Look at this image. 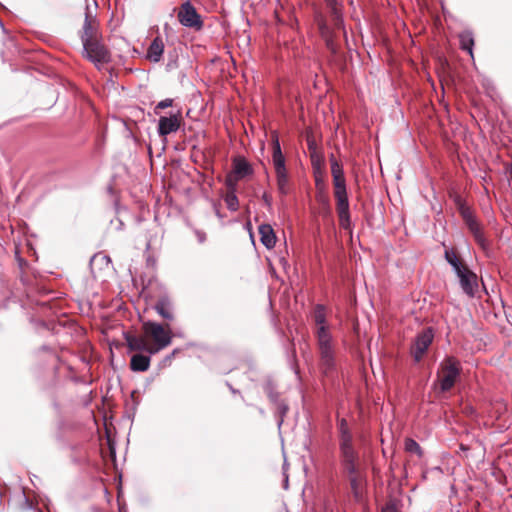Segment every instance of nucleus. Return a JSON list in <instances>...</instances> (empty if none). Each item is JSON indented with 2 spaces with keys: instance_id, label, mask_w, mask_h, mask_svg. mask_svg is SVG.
<instances>
[{
  "instance_id": "nucleus-28",
  "label": "nucleus",
  "mask_w": 512,
  "mask_h": 512,
  "mask_svg": "<svg viewBox=\"0 0 512 512\" xmlns=\"http://www.w3.org/2000/svg\"><path fill=\"white\" fill-rule=\"evenodd\" d=\"M471 234L473 235L475 241L478 245H480L482 248H486L487 246V240L484 236V233L482 231L481 225L479 222L475 224V226H471L468 228Z\"/></svg>"
},
{
  "instance_id": "nucleus-1",
  "label": "nucleus",
  "mask_w": 512,
  "mask_h": 512,
  "mask_svg": "<svg viewBox=\"0 0 512 512\" xmlns=\"http://www.w3.org/2000/svg\"><path fill=\"white\" fill-rule=\"evenodd\" d=\"M272 140V164L275 170L276 183L278 191L281 195H287L289 192V177L286 169L285 157L281 150L278 134L274 132Z\"/></svg>"
},
{
  "instance_id": "nucleus-37",
  "label": "nucleus",
  "mask_w": 512,
  "mask_h": 512,
  "mask_svg": "<svg viewBox=\"0 0 512 512\" xmlns=\"http://www.w3.org/2000/svg\"><path fill=\"white\" fill-rule=\"evenodd\" d=\"M194 233L200 244H203L206 241V233L204 231L196 229Z\"/></svg>"
},
{
  "instance_id": "nucleus-36",
  "label": "nucleus",
  "mask_w": 512,
  "mask_h": 512,
  "mask_svg": "<svg viewBox=\"0 0 512 512\" xmlns=\"http://www.w3.org/2000/svg\"><path fill=\"white\" fill-rule=\"evenodd\" d=\"M211 203H212V207H213V211H214L215 215L217 216V218L222 220L224 218V215L220 211V203L216 202L214 200H212Z\"/></svg>"
},
{
  "instance_id": "nucleus-39",
  "label": "nucleus",
  "mask_w": 512,
  "mask_h": 512,
  "mask_svg": "<svg viewBox=\"0 0 512 512\" xmlns=\"http://www.w3.org/2000/svg\"><path fill=\"white\" fill-rule=\"evenodd\" d=\"M115 222H116L115 228L117 230H122L123 226H124V223L119 218H116Z\"/></svg>"
},
{
  "instance_id": "nucleus-41",
  "label": "nucleus",
  "mask_w": 512,
  "mask_h": 512,
  "mask_svg": "<svg viewBox=\"0 0 512 512\" xmlns=\"http://www.w3.org/2000/svg\"><path fill=\"white\" fill-rule=\"evenodd\" d=\"M320 185L324 186V182L320 178H316V186L319 187Z\"/></svg>"
},
{
  "instance_id": "nucleus-45",
  "label": "nucleus",
  "mask_w": 512,
  "mask_h": 512,
  "mask_svg": "<svg viewBox=\"0 0 512 512\" xmlns=\"http://www.w3.org/2000/svg\"><path fill=\"white\" fill-rule=\"evenodd\" d=\"M287 486H288V476H286V478H285V488H287Z\"/></svg>"
},
{
  "instance_id": "nucleus-15",
  "label": "nucleus",
  "mask_w": 512,
  "mask_h": 512,
  "mask_svg": "<svg viewBox=\"0 0 512 512\" xmlns=\"http://www.w3.org/2000/svg\"><path fill=\"white\" fill-rule=\"evenodd\" d=\"M153 308L163 319L167 321L174 320L173 305L166 293L158 297Z\"/></svg>"
},
{
  "instance_id": "nucleus-44",
  "label": "nucleus",
  "mask_w": 512,
  "mask_h": 512,
  "mask_svg": "<svg viewBox=\"0 0 512 512\" xmlns=\"http://www.w3.org/2000/svg\"><path fill=\"white\" fill-rule=\"evenodd\" d=\"M259 413H260L261 415H264V414H265V411H264L262 408H259Z\"/></svg>"
},
{
  "instance_id": "nucleus-35",
  "label": "nucleus",
  "mask_w": 512,
  "mask_h": 512,
  "mask_svg": "<svg viewBox=\"0 0 512 512\" xmlns=\"http://www.w3.org/2000/svg\"><path fill=\"white\" fill-rule=\"evenodd\" d=\"M172 103H173V100L170 98H167V99H164V100L158 102V104L155 107V113H157L158 109H165V108L172 106Z\"/></svg>"
},
{
  "instance_id": "nucleus-42",
  "label": "nucleus",
  "mask_w": 512,
  "mask_h": 512,
  "mask_svg": "<svg viewBox=\"0 0 512 512\" xmlns=\"http://www.w3.org/2000/svg\"><path fill=\"white\" fill-rule=\"evenodd\" d=\"M229 389L231 390L232 393L236 394V393H239L238 390L234 389L229 383H227Z\"/></svg>"
},
{
  "instance_id": "nucleus-14",
  "label": "nucleus",
  "mask_w": 512,
  "mask_h": 512,
  "mask_svg": "<svg viewBox=\"0 0 512 512\" xmlns=\"http://www.w3.org/2000/svg\"><path fill=\"white\" fill-rule=\"evenodd\" d=\"M327 9L329 10L333 26L336 29H341L344 26L343 21V3L341 0H324Z\"/></svg>"
},
{
  "instance_id": "nucleus-16",
  "label": "nucleus",
  "mask_w": 512,
  "mask_h": 512,
  "mask_svg": "<svg viewBox=\"0 0 512 512\" xmlns=\"http://www.w3.org/2000/svg\"><path fill=\"white\" fill-rule=\"evenodd\" d=\"M231 172L236 177L244 179L246 177L252 176L254 173V169L252 165L243 156H236L232 160Z\"/></svg>"
},
{
  "instance_id": "nucleus-2",
  "label": "nucleus",
  "mask_w": 512,
  "mask_h": 512,
  "mask_svg": "<svg viewBox=\"0 0 512 512\" xmlns=\"http://www.w3.org/2000/svg\"><path fill=\"white\" fill-rule=\"evenodd\" d=\"M142 330L144 336L151 339L154 343V345L151 346L150 354L157 353L164 349L170 345L172 341V332L169 324L164 326L154 321H146L142 325Z\"/></svg>"
},
{
  "instance_id": "nucleus-23",
  "label": "nucleus",
  "mask_w": 512,
  "mask_h": 512,
  "mask_svg": "<svg viewBox=\"0 0 512 512\" xmlns=\"http://www.w3.org/2000/svg\"><path fill=\"white\" fill-rule=\"evenodd\" d=\"M446 261L451 265L456 275L463 272L467 268L465 264L461 262L456 253L451 249H446L444 253Z\"/></svg>"
},
{
  "instance_id": "nucleus-33",
  "label": "nucleus",
  "mask_w": 512,
  "mask_h": 512,
  "mask_svg": "<svg viewBox=\"0 0 512 512\" xmlns=\"http://www.w3.org/2000/svg\"><path fill=\"white\" fill-rule=\"evenodd\" d=\"M452 198L460 215L462 214L463 211L471 209L469 206L466 205L465 200L459 194H454Z\"/></svg>"
},
{
  "instance_id": "nucleus-18",
  "label": "nucleus",
  "mask_w": 512,
  "mask_h": 512,
  "mask_svg": "<svg viewBox=\"0 0 512 512\" xmlns=\"http://www.w3.org/2000/svg\"><path fill=\"white\" fill-rule=\"evenodd\" d=\"M164 48L165 45L162 38L160 36L155 37L147 49L146 58L154 63H158L163 56Z\"/></svg>"
},
{
  "instance_id": "nucleus-34",
  "label": "nucleus",
  "mask_w": 512,
  "mask_h": 512,
  "mask_svg": "<svg viewBox=\"0 0 512 512\" xmlns=\"http://www.w3.org/2000/svg\"><path fill=\"white\" fill-rule=\"evenodd\" d=\"M337 426L339 434L344 433V431H350L348 422L345 418L338 419Z\"/></svg>"
},
{
  "instance_id": "nucleus-3",
  "label": "nucleus",
  "mask_w": 512,
  "mask_h": 512,
  "mask_svg": "<svg viewBox=\"0 0 512 512\" xmlns=\"http://www.w3.org/2000/svg\"><path fill=\"white\" fill-rule=\"evenodd\" d=\"M318 349L320 353L321 366L326 374L335 368L334 349L332 335L329 327H317L315 331Z\"/></svg>"
},
{
  "instance_id": "nucleus-40",
  "label": "nucleus",
  "mask_w": 512,
  "mask_h": 512,
  "mask_svg": "<svg viewBox=\"0 0 512 512\" xmlns=\"http://www.w3.org/2000/svg\"><path fill=\"white\" fill-rule=\"evenodd\" d=\"M319 201H320L321 203H323V204L326 206V208H327V212L329 213V212H330V207H329V201H328V199H327V198H325V197H321V199H319Z\"/></svg>"
},
{
  "instance_id": "nucleus-13",
  "label": "nucleus",
  "mask_w": 512,
  "mask_h": 512,
  "mask_svg": "<svg viewBox=\"0 0 512 512\" xmlns=\"http://www.w3.org/2000/svg\"><path fill=\"white\" fill-rule=\"evenodd\" d=\"M331 174L333 177L334 192L347 191L346 179L342 165L337 161L335 156H330Z\"/></svg>"
},
{
  "instance_id": "nucleus-29",
  "label": "nucleus",
  "mask_w": 512,
  "mask_h": 512,
  "mask_svg": "<svg viewBox=\"0 0 512 512\" xmlns=\"http://www.w3.org/2000/svg\"><path fill=\"white\" fill-rule=\"evenodd\" d=\"M318 26H319V29H320L322 35L327 37L326 42H327L328 48L332 52H335L336 49H335V46H334L333 41H332L331 36H330V28L328 27L326 21L323 18H320L318 20Z\"/></svg>"
},
{
  "instance_id": "nucleus-24",
  "label": "nucleus",
  "mask_w": 512,
  "mask_h": 512,
  "mask_svg": "<svg viewBox=\"0 0 512 512\" xmlns=\"http://www.w3.org/2000/svg\"><path fill=\"white\" fill-rule=\"evenodd\" d=\"M276 407V410L274 412V416L277 420V427L278 430H281V427L284 423V418L287 415L289 411V406L284 400L278 401V403H273Z\"/></svg>"
},
{
  "instance_id": "nucleus-26",
  "label": "nucleus",
  "mask_w": 512,
  "mask_h": 512,
  "mask_svg": "<svg viewBox=\"0 0 512 512\" xmlns=\"http://www.w3.org/2000/svg\"><path fill=\"white\" fill-rule=\"evenodd\" d=\"M348 476H349V482H350V487H351V491L353 493V496L356 500H360L362 495H361V488H360V482L358 480V476H357V465L355 464V471L353 473H347Z\"/></svg>"
},
{
  "instance_id": "nucleus-17",
  "label": "nucleus",
  "mask_w": 512,
  "mask_h": 512,
  "mask_svg": "<svg viewBox=\"0 0 512 512\" xmlns=\"http://www.w3.org/2000/svg\"><path fill=\"white\" fill-rule=\"evenodd\" d=\"M124 339L130 351H145L150 354L152 347L148 345L145 336H136L126 332L124 333Z\"/></svg>"
},
{
  "instance_id": "nucleus-31",
  "label": "nucleus",
  "mask_w": 512,
  "mask_h": 512,
  "mask_svg": "<svg viewBox=\"0 0 512 512\" xmlns=\"http://www.w3.org/2000/svg\"><path fill=\"white\" fill-rule=\"evenodd\" d=\"M405 449L407 452L414 453L418 457H422V455H423V450H422L421 446L418 444V442H416L412 438L406 439Z\"/></svg>"
},
{
  "instance_id": "nucleus-20",
  "label": "nucleus",
  "mask_w": 512,
  "mask_h": 512,
  "mask_svg": "<svg viewBox=\"0 0 512 512\" xmlns=\"http://www.w3.org/2000/svg\"><path fill=\"white\" fill-rule=\"evenodd\" d=\"M259 234L261 243L267 248L271 249L276 244V236L273 228L269 224H262L259 226Z\"/></svg>"
},
{
  "instance_id": "nucleus-46",
  "label": "nucleus",
  "mask_w": 512,
  "mask_h": 512,
  "mask_svg": "<svg viewBox=\"0 0 512 512\" xmlns=\"http://www.w3.org/2000/svg\"><path fill=\"white\" fill-rule=\"evenodd\" d=\"M383 512H394L393 510H384Z\"/></svg>"
},
{
  "instance_id": "nucleus-25",
  "label": "nucleus",
  "mask_w": 512,
  "mask_h": 512,
  "mask_svg": "<svg viewBox=\"0 0 512 512\" xmlns=\"http://www.w3.org/2000/svg\"><path fill=\"white\" fill-rule=\"evenodd\" d=\"M263 391L266 393L270 402L278 403L280 401L279 393L277 392V386L271 378H267L263 384Z\"/></svg>"
},
{
  "instance_id": "nucleus-27",
  "label": "nucleus",
  "mask_w": 512,
  "mask_h": 512,
  "mask_svg": "<svg viewBox=\"0 0 512 512\" xmlns=\"http://www.w3.org/2000/svg\"><path fill=\"white\" fill-rule=\"evenodd\" d=\"M223 200L226 204V207L231 212H236L239 209V199L237 193L226 192L223 195Z\"/></svg>"
},
{
  "instance_id": "nucleus-10",
  "label": "nucleus",
  "mask_w": 512,
  "mask_h": 512,
  "mask_svg": "<svg viewBox=\"0 0 512 512\" xmlns=\"http://www.w3.org/2000/svg\"><path fill=\"white\" fill-rule=\"evenodd\" d=\"M459 278L460 287L468 297H475L478 289V277L476 273L470 270L468 267L457 275Z\"/></svg>"
},
{
  "instance_id": "nucleus-5",
  "label": "nucleus",
  "mask_w": 512,
  "mask_h": 512,
  "mask_svg": "<svg viewBox=\"0 0 512 512\" xmlns=\"http://www.w3.org/2000/svg\"><path fill=\"white\" fill-rule=\"evenodd\" d=\"M339 449L341 455V463L346 473L355 471V462L358 454L353 447V436L351 431H344L339 434Z\"/></svg>"
},
{
  "instance_id": "nucleus-4",
  "label": "nucleus",
  "mask_w": 512,
  "mask_h": 512,
  "mask_svg": "<svg viewBox=\"0 0 512 512\" xmlns=\"http://www.w3.org/2000/svg\"><path fill=\"white\" fill-rule=\"evenodd\" d=\"M460 362L452 356L445 357L439 366L440 391L448 392L453 388L461 374Z\"/></svg>"
},
{
  "instance_id": "nucleus-22",
  "label": "nucleus",
  "mask_w": 512,
  "mask_h": 512,
  "mask_svg": "<svg viewBox=\"0 0 512 512\" xmlns=\"http://www.w3.org/2000/svg\"><path fill=\"white\" fill-rule=\"evenodd\" d=\"M312 318L317 327H328L327 309L323 304H316L313 308Z\"/></svg>"
},
{
  "instance_id": "nucleus-38",
  "label": "nucleus",
  "mask_w": 512,
  "mask_h": 512,
  "mask_svg": "<svg viewBox=\"0 0 512 512\" xmlns=\"http://www.w3.org/2000/svg\"><path fill=\"white\" fill-rule=\"evenodd\" d=\"M262 200L266 207L270 210L272 208V198L268 193H263Z\"/></svg>"
},
{
  "instance_id": "nucleus-6",
  "label": "nucleus",
  "mask_w": 512,
  "mask_h": 512,
  "mask_svg": "<svg viewBox=\"0 0 512 512\" xmlns=\"http://www.w3.org/2000/svg\"><path fill=\"white\" fill-rule=\"evenodd\" d=\"M177 17L180 24L184 27L194 29L195 31H200L204 27L201 15L189 0L180 6Z\"/></svg>"
},
{
  "instance_id": "nucleus-32",
  "label": "nucleus",
  "mask_w": 512,
  "mask_h": 512,
  "mask_svg": "<svg viewBox=\"0 0 512 512\" xmlns=\"http://www.w3.org/2000/svg\"><path fill=\"white\" fill-rule=\"evenodd\" d=\"M461 217L467 226V228H470L471 226H475V224L478 223L477 218L475 217L473 211L471 209L467 211H463L461 214Z\"/></svg>"
},
{
  "instance_id": "nucleus-9",
  "label": "nucleus",
  "mask_w": 512,
  "mask_h": 512,
  "mask_svg": "<svg viewBox=\"0 0 512 512\" xmlns=\"http://www.w3.org/2000/svg\"><path fill=\"white\" fill-rule=\"evenodd\" d=\"M336 199V210L341 227L347 229L350 227V204L347 191L334 192Z\"/></svg>"
},
{
  "instance_id": "nucleus-8",
  "label": "nucleus",
  "mask_w": 512,
  "mask_h": 512,
  "mask_svg": "<svg viewBox=\"0 0 512 512\" xmlns=\"http://www.w3.org/2000/svg\"><path fill=\"white\" fill-rule=\"evenodd\" d=\"M434 339V330L432 327H426L419 332L412 344L411 354L415 362H420L423 355L427 352Z\"/></svg>"
},
{
  "instance_id": "nucleus-11",
  "label": "nucleus",
  "mask_w": 512,
  "mask_h": 512,
  "mask_svg": "<svg viewBox=\"0 0 512 512\" xmlns=\"http://www.w3.org/2000/svg\"><path fill=\"white\" fill-rule=\"evenodd\" d=\"M180 113L170 114L169 116H161L158 120V134L166 137L170 133L176 132L180 128Z\"/></svg>"
},
{
  "instance_id": "nucleus-43",
  "label": "nucleus",
  "mask_w": 512,
  "mask_h": 512,
  "mask_svg": "<svg viewBox=\"0 0 512 512\" xmlns=\"http://www.w3.org/2000/svg\"><path fill=\"white\" fill-rule=\"evenodd\" d=\"M41 349H42L43 351H50V348H49L48 346H45V345H44V346H42V348H41Z\"/></svg>"
},
{
  "instance_id": "nucleus-21",
  "label": "nucleus",
  "mask_w": 512,
  "mask_h": 512,
  "mask_svg": "<svg viewBox=\"0 0 512 512\" xmlns=\"http://www.w3.org/2000/svg\"><path fill=\"white\" fill-rule=\"evenodd\" d=\"M460 48L473 58L474 35L471 30H464L459 34Z\"/></svg>"
},
{
  "instance_id": "nucleus-19",
  "label": "nucleus",
  "mask_w": 512,
  "mask_h": 512,
  "mask_svg": "<svg viewBox=\"0 0 512 512\" xmlns=\"http://www.w3.org/2000/svg\"><path fill=\"white\" fill-rule=\"evenodd\" d=\"M150 355L142 353L134 354L130 359V368L135 372H145L150 367Z\"/></svg>"
},
{
  "instance_id": "nucleus-7",
  "label": "nucleus",
  "mask_w": 512,
  "mask_h": 512,
  "mask_svg": "<svg viewBox=\"0 0 512 512\" xmlns=\"http://www.w3.org/2000/svg\"><path fill=\"white\" fill-rule=\"evenodd\" d=\"M82 45L83 55L96 66L110 61V54L99 39L82 43Z\"/></svg>"
},
{
  "instance_id": "nucleus-30",
  "label": "nucleus",
  "mask_w": 512,
  "mask_h": 512,
  "mask_svg": "<svg viewBox=\"0 0 512 512\" xmlns=\"http://www.w3.org/2000/svg\"><path fill=\"white\" fill-rule=\"evenodd\" d=\"M241 179L236 177L231 171L226 175L225 177V186H226V189L227 191L226 192H233V193H237V189H238V182L240 181Z\"/></svg>"
},
{
  "instance_id": "nucleus-12",
  "label": "nucleus",
  "mask_w": 512,
  "mask_h": 512,
  "mask_svg": "<svg viewBox=\"0 0 512 512\" xmlns=\"http://www.w3.org/2000/svg\"><path fill=\"white\" fill-rule=\"evenodd\" d=\"M88 9V7L86 8ZM80 39L82 43L98 40V22L92 17L89 10L85 14V20L82 30L80 31Z\"/></svg>"
}]
</instances>
